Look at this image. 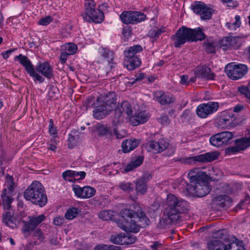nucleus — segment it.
Returning <instances> with one entry per match:
<instances>
[{"instance_id":"58836bf2","label":"nucleus","mask_w":250,"mask_h":250,"mask_svg":"<svg viewBox=\"0 0 250 250\" xmlns=\"http://www.w3.org/2000/svg\"><path fill=\"white\" fill-rule=\"evenodd\" d=\"M99 217L104 220L108 221L112 219L113 211L111 210H103L99 213Z\"/></svg>"},{"instance_id":"bb28decb","label":"nucleus","mask_w":250,"mask_h":250,"mask_svg":"<svg viewBox=\"0 0 250 250\" xmlns=\"http://www.w3.org/2000/svg\"><path fill=\"white\" fill-rule=\"evenodd\" d=\"M12 195L7 194V189L4 188L1 194L2 200V205L4 209L9 210L11 207V203L13 199L11 197Z\"/></svg>"},{"instance_id":"6ab92c4d","label":"nucleus","mask_w":250,"mask_h":250,"mask_svg":"<svg viewBox=\"0 0 250 250\" xmlns=\"http://www.w3.org/2000/svg\"><path fill=\"white\" fill-rule=\"evenodd\" d=\"M149 118V116L145 111H141L135 113L134 116L131 115L129 120L131 124L134 126L146 122Z\"/></svg>"},{"instance_id":"4c0bfd02","label":"nucleus","mask_w":250,"mask_h":250,"mask_svg":"<svg viewBox=\"0 0 250 250\" xmlns=\"http://www.w3.org/2000/svg\"><path fill=\"white\" fill-rule=\"evenodd\" d=\"M79 214V209L77 208H69L65 214V217L67 220H72L76 217Z\"/></svg>"},{"instance_id":"412c9836","label":"nucleus","mask_w":250,"mask_h":250,"mask_svg":"<svg viewBox=\"0 0 250 250\" xmlns=\"http://www.w3.org/2000/svg\"><path fill=\"white\" fill-rule=\"evenodd\" d=\"M214 74L211 72V69L207 66H202L198 67L196 71V77L199 78L213 80Z\"/></svg>"},{"instance_id":"49530a36","label":"nucleus","mask_w":250,"mask_h":250,"mask_svg":"<svg viewBox=\"0 0 250 250\" xmlns=\"http://www.w3.org/2000/svg\"><path fill=\"white\" fill-rule=\"evenodd\" d=\"M33 236L37 238L41 243L44 242L45 236L40 229H37L34 231Z\"/></svg>"},{"instance_id":"5fc2aeb1","label":"nucleus","mask_w":250,"mask_h":250,"mask_svg":"<svg viewBox=\"0 0 250 250\" xmlns=\"http://www.w3.org/2000/svg\"><path fill=\"white\" fill-rule=\"evenodd\" d=\"M159 122L164 125H167L170 123V120L167 116L163 115L158 119Z\"/></svg>"},{"instance_id":"864d4df0","label":"nucleus","mask_w":250,"mask_h":250,"mask_svg":"<svg viewBox=\"0 0 250 250\" xmlns=\"http://www.w3.org/2000/svg\"><path fill=\"white\" fill-rule=\"evenodd\" d=\"M191 116V112L190 110H185L181 116V118L183 122L186 120H188L190 119Z\"/></svg>"},{"instance_id":"c85d7f7f","label":"nucleus","mask_w":250,"mask_h":250,"mask_svg":"<svg viewBox=\"0 0 250 250\" xmlns=\"http://www.w3.org/2000/svg\"><path fill=\"white\" fill-rule=\"evenodd\" d=\"M143 158L142 157L139 156L134 161H132L128 164L126 167L125 168L124 171L128 172L133 170V169L140 166L143 163Z\"/></svg>"},{"instance_id":"c03bdc74","label":"nucleus","mask_w":250,"mask_h":250,"mask_svg":"<svg viewBox=\"0 0 250 250\" xmlns=\"http://www.w3.org/2000/svg\"><path fill=\"white\" fill-rule=\"evenodd\" d=\"M250 87L249 85L248 86L241 85L237 87L238 91L242 94L244 95L245 97L250 99Z\"/></svg>"},{"instance_id":"e2e57ef3","label":"nucleus","mask_w":250,"mask_h":250,"mask_svg":"<svg viewBox=\"0 0 250 250\" xmlns=\"http://www.w3.org/2000/svg\"><path fill=\"white\" fill-rule=\"evenodd\" d=\"M152 178L151 174L149 172L145 173L140 178L141 180L144 181L145 183H146Z\"/></svg>"},{"instance_id":"9b49d317","label":"nucleus","mask_w":250,"mask_h":250,"mask_svg":"<svg viewBox=\"0 0 250 250\" xmlns=\"http://www.w3.org/2000/svg\"><path fill=\"white\" fill-rule=\"evenodd\" d=\"M45 219V216L42 214L37 216H29L28 221L22 220V222L23 223L21 229L22 232L24 234H29L30 232L33 231Z\"/></svg>"},{"instance_id":"ddd939ff","label":"nucleus","mask_w":250,"mask_h":250,"mask_svg":"<svg viewBox=\"0 0 250 250\" xmlns=\"http://www.w3.org/2000/svg\"><path fill=\"white\" fill-rule=\"evenodd\" d=\"M124 113L125 114L127 118L129 119L132 115L131 106L127 101L123 102L121 104H119L117 107L115 108L114 122L118 123L121 122L123 120L122 116Z\"/></svg>"},{"instance_id":"7ed1b4c3","label":"nucleus","mask_w":250,"mask_h":250,"mask_svg":"<svg viewBox=\"0 0 250 250\" xmlns=\"http://www.w3.org/2000/svg\"><path fill=\"white\" fill-rule=\"evenodd\" d=\"M117 97L113 92H108L105 95L97 98L94 104L93 117L98 120L104 118L116 107Z\"/></svg>"},{"instance_id":"f3484780","label":"nucleus","mask_w":250,"mask_h":250,"mask_svg":"<svg viewBox=\"0 0 250 250\" xmlns=\"http://www.w3.org/2000/svg\"><path fill=\"white\" fill-rule=\"evenodd\" d=\"M169 145L167 140L161 139L158 142L152 141L148 142L147 146L151 150L155 151L156 152L160 153L166 149Z\"/></svg>"},{"instance_id":"f8f14e48","label":"nucleus","mask_w":250,"mask_h":250,"mask_svg":"<svg viewBox=\"0 0 250 250\" xmlns=\"http://www.w3.org/2000/svg\"><path fill=\"white\" fill-rule=\"evenodd\" d=\"M15 60L20 61V63L25 67L27 72L31 77L35 78L36 80L41 83L43 82L44 78L36 72L34 66L26 56L20 54L15 57Z\"/></svg>"},{"instance_id":"2f4dec72","label":"nucleus","mask_w":250,"mask_h":250,"mask_svg":"<svg viewBox=\"0 0 250 250\" xmlns=\"http://www.w3.org/2000/svg\"><path fill=\"white\" fill-rule=\"evenodd\" d=\"M217 45V42L214 41H209L207 40L204 43L206 51L208 53H215Z\"/></svg>"},{"instance_id":"5701e85b","label":"nucleus","mask_w":250,"mask_h":250,"mask_svg":"<svg viewBox=\"0 0 250 250\" xmlns=\"http://www.w3.org/2000/svg\"><path fill=\"white\" fill-rule=\"evenodd\" d=\"M139 145V141L136 139H126L125 140L122 145L123 151L127 153L135 149Z\"/></svg>"},{"instance_id":"20e7f679","label":"nucleus","mask_w":250,"mask_h":250,"mask_svg":"<svg viewBox=\"0 0 250 250\" xmlns=\"http://www.w3.org/2000/svg\"><path fill=\"white\" fill-rule=\"evenodd\" d=\"M205 38L206 35L200 27L191 29L184 26L179 28L171 38L174 46L176 48L180 47L187 42L202 41Z\"/></svg>"},{"instance_id":"cd10ccee","label":"nucleus","mask_w":250,"mask_h":250,"mask_svg":"<svg viewBox=\"0 0 250 250\" xmlns=\"http://www.w3.org/2000/svg\"><path fill=\"white\" fill-rule=\"evenodd\" d=\"M125 67L128 70H132L139 67L141 64V60L138 57H134L130 59H125Z\"/></svg>"},{"instance_id":"4468645a","label":"nucleus","mask_w":250,"mask_h":250,"mask_svg":"<svg viewBox=\"0 0 250 250\" xmlns=\"http://www.w3.org/2000/svg\"><path fill=\"white\" fill-rule=\"evenodd\" d=\"M219 107L217 102H209L199 104L196 108V114L200 118H205L209 115L216 112Z\"/></svg>"},{"instance_id":"393cba45","label":"nucleus","mask_w":250,"mask_h":250,"mask_svg":"<svg viewBox=\"0 0 250 250\" xmlns=\"http://www.w3.org/2000/svg\"><path fill=\"white\" fill-rule=\"evenodd\" d=\"M16 219L14 216V213L11 211H9L3 213L2 222L5 225L11 228H14L16 225Z\"/></svg>"},{"instance_id":"bf43d9fd","label":"nucleus","mask_w":250,"mask_h":250,"mask_svg":"<svg viewBox=\"0 0 250 250\" xmlns=\"http://www.w3.org/2000/svg\"><path fill=\"white\" fill-rule=\"evenodd\" d=\"M217 200H219L220 201L224 200V202H222L221 204H225L226 201L228 202V203H230L231 202V200L230 199V198L228 196L226 195L218 196L217 197Z\"/></svg>"},{"instance_id":"ea45409f","label":"nucleus","mask_w":250,"mask_h":250,"mask_svg":"<svg viewBox=\"0 0 250 250\" xmlns=\"http://www.w3.org/2000/svg\"><path fill=\"white\" fill-rule=\"evenodd\" d=\"M97 129L98 133L101 136H104L111 134V131L107 125H98Z\"/></svg>"},{"instance_id":"dca6fc26","label":"nucleus","mask_w":250,"mask_h":250,"mask_svg":"<svg viewBox=\"0 0 250 250\" xmlns=\"http://www.w3.org/2000/svg\"><path fill=\"white\" fill-rule=\"evenodd\" d=\"M73 190L77 196L81 198H90L95 194L96 192L95 189L90 186L81 188L78 185H74Z\"/></svg>"},{"instance_id":"6e6552de","label":"nucleus","mask_w":250,"mask_h":250,"mask_svg":"<svg viewBox=\"0 0 250 250\" xmlns=\"http://www.w3.org/2000/svg\"><path fill=\"white\" fill-rule=\"evenodd\" d=\"M89 6H85V12L82 14L83 19L87 22L101 23L104 20V13L100 9L95 10L96 4L94 1L88 3Z\"/></svg>"},{"instance_id":"052dcab7","label":"nucleus","mask_w":250,"mask_h":250,"mask_svg":"<svg viewBox=\"0 0 250 250\" xmlns=\"http://www.w3.org/2000/svg\"><path fill=\"white\" fill-rule=\"evenodd\" d=\"M64 222V219L62 217L58 216L56 217L54 220V224L56 226H61Z\"/></svg>"},{"instance_id":"6e6d98bb","label":"nucleus","mask_w":250,"mask_h":250,"mask_svg":"<svg viewBox=\"0 0 250 250\" xmlns=\"http://www.w3.org/2000/svg\"><path fill=\"white\" fill-rule=\"evenodd\" d=\"M239 151H240V150L237 147L236 145L235 146H231V147H228L225 150L226 153L228 154V155H230L232 153H237Z\"/></svg>"},{"instance_id":"37998d69","label":"nucleus","mask_w":250,"mask_h":250,"mask_svg":"<svg viewBox=\"0 0 250 250\" xmlns=\"http://www.w3.org/2000/svg\"><path fill=\"white\" fill-rule=\"evenodd\" d=\"M100 53L101 54V55L102 56H103L104 58L107 59L108 62L113 61V53L110 50H106L104 48H102L100 50Z\"/></svg>"},{"instance_id":"8fccbe9b","label":"nucleus","mask_w":250,"mask_h":250,"mask_svg":"<svg viewBox=\"0 0 250 250\" xmlns=\"http://www.w3.org/2000/svg\"><path fill=\"white\" fill-rule=\"evenodd\" d=\"M53 20L51 16H48L40 19L39 21V24L43 26H46L49 24Z\"/></svg>"},{"instance_id":"a18cd8bd","label":"nucleus","mask_w":250,"mask_h":250,"mask_svg":"<svg viewBox=\"0 0 250 250\" xmlns=\"http://www.w3.org/2000/svg\"><path fill=\"white\" fill-rule=\"evenodd\" d=\"M123 233L113 235L110 237V241L115 244L123 245Z\"/></svg>"},{"instance_id":"f03ea898","label":"nucleus","mask_w":250,"mask_h":250,"mask_svg":"<svg viewBox=\"0 0 250 250\" xmlns=\"http://www.w3.org/2000/svg\"><path fill=\"white\" fill-rule=\"evenodd\" d=\"M206 176L199 168L191 170L188 174L190 184L186 188L188 193L198 197H203L209 193L210 188L206 180Z\"/></svg>"},{"instance_id":"79ce46f5","label":"nucleus","mask_w":250,"mask_h":250,"mask_svg":"<svg viewBox=\"0 0 250 250\" xmlns=\"http://www.w3.org/2000/svg\"><path fill=\"white\" fill-rule=\"evenodd\" d=\"M209 141L210 144L215 146L218 147L224 145L223 142H222V140L219 133L216 134L211 136Z\"/></svg>"},{"instance_id":"338daca9","label":"nucleus","mask_w":250,"mask_h":250,"mask_svg":"<svg viewBox=\"0 0 250 250\" xmlns=\"http://www.w3.org/2000/svg\"><path fill=\"white\" fill-rule=\"evenodd\" d=\"M49 242L53 245H57L59 244V240L54 236H52L49 239Z\"/></svg>"},{"instance_id":"4d7b16f0","label":"nucleus","mask_w":250,"mask_h":250,"mask_svg":"<svg viewBox=\"0 0 250 250\" xmlns=\"http://www.w3.org/2000/svg\"><path fill=\"white\" fill-rule=\"evenodd\" d=\"M49 132L52 135H56L57 134L56 128L53 126V121L52 119L49 120Z\"/></svg>"},{"instance_id":"f704fd0d","label":"nucleus","mask_w":250,"mask_h":250,"mask_svg":"<svg viewBox=\"0 0 250 250\" xmlns=\"http://www.w3.org/2000/svg\"><path fill=\"white\" fill-rule=\"evenodd\" d=\"M77 50V46L73 43H66L62 47V50L70 55L74 54Z\"/></svg>"},{"instance_id":"a878e982","label":"nucleus","mask_w":250,"mask_h":250,"mask_svg":"<svg viewBox=\"0 0 250 250\" xmlns=\"http://www.w3.org/2000/svg\"><path fill=\"white\" fill-rule=\"evenodd\" d=\"M239 39V38L238 37H225L220 41V46L223 50H226L230 46H235Z\"/></svg>"},{"instance_id":"4be33fe9","label":"nucleus","mask_w":250,"mask_h":250,"mask_svg":"<svg viewBox=\"0 0 250 250\" xmlns=\"http://www.w3.org/2000/svg\"><path fill=\"white\" fill-rule=\"evenodd\" d=\"M177 221L174 218L169 216L164 211L162 218L160 219L159 222L157 225V227L160 229H165L167 226Z\"/></svg>"},{"instance_id":"de8ad7c7","label":"nucleus","mask_w":250,"mask_h":250,"mask_svg":"<svg viewBox=\"0 0 250 250\" xmlns=\"http://www.w3.org/2000/svg\"><path fill=\"white\" fill-rule=\"evenodd\" d=\"M161 29L155 28L151 29L148 32V35L150 37L152 38H158V36L163 32Z\"/></svg>"},{"instance_id":"f257e3e1","label":"nucleus","mask_w":250,"mask_h":250,"mask_svg":"<svg viewBox=\"0 0 250 250\" xmlns=\"http://www.w3.org/2000/svg\"><path fill=\"white\" fill-rule=\"evenodd\" d=\"M121 219L118 226L126 232H138L140 228H146L150 224L144 210L139 207L135 211L124 209L121 212Z\"/></svg>"},{"instance_id":"a211bd4d","label":"nucleus","mask_w":250,"mask_h":250,"mask_svg":"<svg viewBox=\"0 0 250 250\" xmlns=\"http://www.w3.org/2000/svg\"><path fill=\"white\" fill-rule=\"evenodd\" d=\"M36 70L48 79L53 77V68L48 62L39 63L36 67Z\"/></svg>"},{"instance_id":"aec40b11","label":"nucleus","mask_w":250,"mask_h":250,"mask_svg":"<svg viewBox=\"0 0 250 250\" xmlns=\"http://www.w3.org/2000/svg\"><path fill=\"white\" fill-rule=\"evenodd\" d=\"M154 96L156 100L161 104H168L174 101V99L170 94H166L162 91L155 92Z\"/></svg>"},{"instance_id":"423d86ee","label":"nucleus","mask_w":250,"mask_h":250,"mask_svg":"<svg viewBox=\"0 0 250 250\" xmlns=\"http://www.w3.org/2000/svg\"><path fill=\"white\" fill-rule=\"evenodd\" d=\"M164 208V211L178 221L180 217V214L186 211L187 203L185 200L178 198L174 195L168 194Z\"/></svg>"},{"instance_id":"0e129e2a","label":"nucleus","mask_w":250,"mask_h":250,"mask_svg":"<svg viewBox=\"0 0 250 250\" xmlns=\"http://www.w3.org/2000/svg\"><path fill=\"white\" fill-rule=\"evenodd\" d=\"M69 54H67L66 52L63 51L60 56V61L62 63H64L67 60V57L69 56Z\"/></svg>"},{"instance_id":"09e8293b","label":"nucleus","mask_w":250,"mask_h":250,"mask_svg":"<svg viewBox=\"0 0 250 250\" xmlns=\"http://www.w3.org/2000/svg\"><path fill=\"white\" fill-rule=\"evenodd\" d=\"M75 171L74 170H67L62 173V176L64 180L72 181L71 179L68 178L75 177Z\"/></svg>"},{"instance_id":"39448f33","label":"nucleus","mask_w":250,"mask_h":250,"mask_svg":"<svg viewBox=\"0 0 250 250\" xmlns=\"http://www.w3.org/2000/svg\"><path fill=\"white\" fill-rule=\"evenodd\" d=\"M25 199L40 207L44 206L47 202V197L44 187L37 181H35L24 191Z\"/></svg>"},{"instance_id":"a19ab883","label":"nucleus","mask_w":250,"mask_h":250,"mask_svg":"<svg viewBox=\"0 0 250 250\" xmlns=\"http://www.w3.org/2000/svg\"><path fill=\"white\" fill-rule=\"evenodd\" d=\"M222 142L223 144H226L233 136L232 133L229 131H224L219 133Z\"/></svg>"},{"instance_id":"b1692460","label":"nucleus","mask_w":250,"mask_h":250,"mask_svg":"<svg viewBox=\"0 0 250 250\" xmlns=\"http://www.w3.org/2000/svg\"><path fill=\"white\" fill-rule=\"evenodd\" d=\"M143 48L140 45L131 46L124 51L125 59H130L134 57H138L136 54L142 51Z\"/></svg>"},{"instance_id":"3c124183","label":"nucleus","mask_w":250,"mask_h":250,"mask_svg":"<svg viewBox=\"0 0 250 250\" xmlns=\"http://www.w3.org/2000/svg\"><path fill=\"white\" fill-rule=\"evenodd\" d=\"M120 188L125 191L129 192L133 191V188L131 187L130 183H121L119 185Z\"/></svg>"},{"instance_id":"72a5a7b5","label":"nucleus","mask_w":250,"mask_h":250,"mask_svg":"<svg viewBox=\"0 0 250 250\" xmlns=\"http://www.w3.org/2000/svg\"><path fill=\"white\" fill-rule=\"evenodd\" d=\"M136 240L137 238L134 235L128 233H123V245L133 244Z\"/></svg>"},{"instance_id":"680f3d73","label":"nucleus","mask_w":250,"mask_h":250,"mask_svg":"<svg viewBox=\"0 0 250 250\" xmlns=\"http://www.w3.org/2000/svg\"><path fill=\"white\" fill-rule=\"evenodd\" d=\"M93 100L94 99L93 98H89L85 100L84 103V106L86 107V110L88 109V108L90 107V105L94 106L93 104L95 102V101L93 102Z\"/></svg>"},{"instance_id":"473e14b6","label":"nucleus","mask_w":250,"mask_h":250,"mask_svg":"<svg viewBox=\"0 0 250 250\" xmlns=\"http://www.w3.org/2000/svg\"><path fill=\"white\" fill-rule=\"evenodd\" d=\"M235 144L240 151L243 150L250 146V143L248 141L247 138L236 140Z\"/></svg>"},{"instance_id":"c756f323","label":"nucleus","mask_w":250,"mask_h":250,"mask_svg":"<svg viewBox=\"0 0 250 250\" xmlns=\"http://www.w3.org/2000/svg\"><path fill=\"white\" fill-rule=\"evenodd\" d=\"M120 17L122 21L125 24H133L132 11H124Z\"/></svg>"},{"instance_id":"c9c22d12","label":"nucleus","mask_w":250,"mask_h":250,"mask_svg":"<svg viewBox=\"0 0 250 250\" xmlns=\"http://www.w3.org/2000/svg\"><path fill=\"white\" fill-rule=\"evenodd\" d=\"M136 190L137 193L144 194L146 190V183L140 178L136 182Z\"/></svg>"},{"instance_id":"0eeeda50","label":"nucleus","mask_w":250,"mask_h":250,"mask_svg":"<svg viewBox=\"0 0 250 250\" xmlns=\"http://www.w3.org/2000/svg\"><path fill=\"white\" fill-rule=\"evenodd\" d=\"M208 248L209 250H245L243 246L229 239H225L223 241L211 240L208 243Z\"/></svg>"},{"instance_id":"2eb2a0df","label":"nucleus","mask_w":250,"mask_h":250,"mask_svg":"<svg viewBox=\"0 0 250 250\" xmlns=\"http://www.w3.org/2000/svg\"><path fill=\"white\" fill-rule=\"evenodd\" d=\"M193 12L199 14L202 20H208L212 14V9L208 7L206 4L201 1H195L191 6Z\"/></svg>"},{"instance_id":"774afa93","label":"nucleus","mask_w":250,"mask_h":250,"mask_svg":"<svg viewBox=\"0 0 250 250\" xmlns=\"http://www.w3.org/2000/svg\"><path fill=\"white\" fill-rule=\"evenodd\" d=\"M95 250H108V245H99L95 247Z\"/></svg>"},{"instance_id":"7c9ffc66","label":"nucleus","mask_w":250,"mask_h":250,"mask_svg":"<svg viewBox=\"0 0 250 250\" xmlns=\"http://www.w3.org/2000/svg\"><path fill=\"white\" fill-rule=\"evenodd\" d=\"M5 186L6 187L7 194L13 195L12 192L14 190L15 184L12 176L9 175L6 176Z\"/></svg>"},{"instance_id":"603ef678","label":"nucleus","mask_w":250,"mask_h":250,"mask_svg":"<svg viewBox=\"0 0 250 250\" xmlns=\"http://www.w3.org/2000/svg\"><path fill=\"white\" fill-rule=\"evenodd\" d=\"M114 134L117 139H122L125 137L126 135V133L125 131L118 130L117 128L114 129Z\"/></svg>"},{"instance_id":"13d9d810","label":"nucleus","mask_w":250,"mask_h":250,"mask_svg":"<svg viewBox=\"0 0 250 250\" xmlns=\"http://www.w3.org/2000/svg\"><path fill=\"white\" fill-rule=\"evenodd\" d=\"M122 33L125 37L127 38H129L131 34L130 28L128 26L125 27L123 28Z\"/></svg>"},{"instance_id":"9d476101","label":"nucleus","mask_w":250,"mask_h":250,"mask_svg":"<svg viewBox=\"0 0 250 250\" xmlns=\"http://www.w3.org/2000/svg\"><path fill=\"white\" fill-rule=\"evenodd\" d=\"M228 77L232 80H238L242 78L248 72V67L243 64H235L234 63L228 64L225 69Z\"/></svg>"},{"instance_id":"e433bc0d","label":"nucleus","mask_w":250,"mask_h":250,"mask_svg":"<svg viewBox=\"0 0 250 250\" xmlns=\"http://www.w3.org/2000/svg\"><path fill=\"white\" fill-rule=\"evenodd\" d=\"M146 19V15L142 12L132 11L133 24L140 22Z\"/></svg>"},{"instance_id":"1a4fd4ad","label":"nucleus","mask_w":250,"mask_h":250,"mask_svg":"<svg viewBox=\"0 0 250 250\" xmlns=\"http://www.w3.org/2000/svg\"><path fill=\"white\" fill-rule=\"evenodd\" d=\"M219 153L217 151L207 152L197 156L182 157L178 160L184 164L193 165L196 162L208 163L213 161L218 158Z\"/></svg>"},{"instance_id":"69168bd1","label":"nucleus","mask_w":250,"mask_h":250,"mask_svg":"<svg viewBox=\"0 0 250 250\" xmlns=\"http://www.w3.org/2000/svg\"><path fill=\"white\" fill-rule=\"evenodd\" d=\"M75 177L76 176H80V178L79 179L82 180L85 178L86 175V173L84 171H75Z\"/></svg>"}]
</instances>
